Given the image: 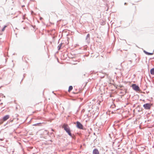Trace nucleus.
Here are the masks:
<instances>
[{
  "instance_id": "nucleus-7",
  "label": "nucleus",
  "mask_w": 154,
  "mask_h": 154,
  "mask_svg": "<svg viewBox=\"0 0 154 154\" xmlns=\"http://www.w3.org/2000/svg\"><path fill=\"white\" fill-rule=\"evenodd\" d=\"M150 72L152 75H154V68H152L150 70Z\"/></svg>"
},
{
  "instance_id": "nucleus-11",
  "label": "nucleus",
  "mask_w": 154,
  "mask_h": 154,
  "mask_svg": "<svg viewBox=\"0 0 154 154\" xmlns=\"http://www.w3.org/2000/svg\"><path fill=\"white\" fill-rule=\"evenodd\" d=\"M62 45V44H60L58 46V48H59V50H60V49Z\"/></svg>"
},
{
  "instance_id": "nucleus-15",
  "label": "nucleus",
  "mask_w": 154,
  "mask_h": 154,
  "mask_svg": "<svg viewBox=\"0 0 154 154\" xmlns=\"http://www.w3.org/2000/svg\"><path fill=\"white\" fill-rule=\"evenodd\" d=\"M89 34L88 35V36H89Z\"/></svg>"
},
{
  "instance_id": "nucleus-10",
  "label": "nucleus",
  "mask_w": 154,
  "mask_h": 154,
  "mask_svg": "<svg viewBox=\"0 0 154 154\" xmlns=\"http://www.w3.org/2000/svg\"><path fill=\"white\" fill-rule=\"evenodd\" d=\"M7 27V26H5L2 29V31L3 32L4 31L5 28Z\"/></svg>"
},
{
  "instance_id": "nucleus-5",
  "label": "nucleus",
  "mask_w": 154,
  "mask_h": 154,
  "mask_svg": "<svg viewBox=\"0 0 154 154\" xmlns=\"http://www.w3.org/2000/svg\"><path fill=\"white\" fill-rule=\"evenodd\" d=\"M77 127L80 129H83V125L79 122H76Z\"/></svg>"
},
{
  "instance_id": "nucleus-6",
  "label": "nucleus",
  "mask_w": 154,
  "mask_h": 154,
  "mask_svg": "<svg viewBox=\"0 0 154 154\" xmlns=\"http://www.w3.org/2000/svg\"><path fill=\"white\" fill-rule=\"evenodd\" d=\"M93 154H100V153L97 149H95L93 151Z\"/></svg>"
},
{
  "instance_id": "nucleus-14",
  "label": "nucleus",
  "mask_w": 154,
  "mask_h": 154,
  "mask_svg": "<svg viewBox=\"0 0 154 154\" xmlns=\"http://www.w3.org/2000/svg\"><path fill=\"white\" fill-rule=\"evenodd\" d=\"M89 34L88 35V36H89Z\"/></svg>"
},
{
  "instance_id": "nucleus-12",
  "label": "nucleus",
  "mask_w": 154,
  "mask_h": 154,
  "mask_svg": "<svg viewBox=\"0 0 154 154\" xmlns=\"http://www.w3.org/2000/svg\"><path fill=\"white\" fill-rule=\"evenodd\" d=\"M125 4V5H127V3H125V4Z\"/></svg>"
},
{
  "instance_id": "nucleus-2",
  "label": "nucleus",
  "mask_w": 154,
  "mask_h": 154,
  "mask_svg": "<svg viewBox=\"0 0 154 154\" xmlns=\"http://www.w3.org/2000/svg\"><path fill=\"white\" fill-rule=\"evenodd\" d=\"M10 116L9 115H7L4 116L2 118V120L0 122V124H2L4 122L6 121L9 119Z\"/></svg>"
},
{
  "instance_id": "nucleus-8",
  "label": "nucleus",
  "mask_w": 154,
  "mask_h": 154,
  "mask_svg": "<svg viewBox=\"0 0 154 154\" xmlns=\"http://www.w3.org/2000/svg\"><path fill=\"white\" fill-rule=\"evenodd\" d=\"M146 54L148 55H152L153 54V53H150L148 52H147L145 51H144Z\"/></svg>"
},
{
  "instance_id": "nucleus-4",
  "label": "nucleus",
  "mask_w": 154,
  "mask_h": 154,
  "mask_svg": "<svg viewBox=\"0 0 154 154\" xmlns=\"http://www.w3.org/2000/svg\"><path fill=\"white\" fill-rule=\"evenodd\" d=\"M132 87L133 89L137 91H140V89L138 86L136 84H134L132 85Z\"/></svg>"
},
{
  "instance_id": "nucleus-3",
  "label": "nucleus",
  "mask_w": 154,
  "mask_h": 154,
  "mask_svg": "<svg viewBox=\"0 0 154 154\" xmlns=\"http://www.w3.org/2000/svg\"><path fill=\"white\" fill-rule=\"evenodd\" d=\"M152 105V104L150 103H146L143 105V106L146 109H150Z\"/></svg>"
},
{
  "instance_id": "nucleus-13",
  "label": "nucleus",
  "mask_w": 154,
  "mask_h": 154,
  "mask_svg": "<svg viewBox=\"0 0 154 154\" xmlns=\"http://www.w3.org/2000/svg\"><path fill=\"white\" fill-rule=\"evenodd\" d=\"M135 9L136 8V6H135Z\"/></svg>"
},
{
  "instance_id": "nucleus-1",
  "label": "nucleus",
  "mask_w": 154,
  "mask_h": 154,
  "mask_svg": "<svg viewBox=\"0 0 154 154\" xmlns=\"http://www.w3.org/2000/svg\"><path fill=\"white\" fill-rule=\"evenodd\" d=\"M64 130L71 137H72V134L70 132V130L68 125L66 124H64L62 126Z\"/></svg>"
},
{
  "instance_id": "nucleus-9",
  "label": "nucleus",
  "mask_w": 154,
  "mask_h": 154,
  "mask_svg": "<svg viewBox=\"0 0 154 154\" xmlns=\"http://www.w3.org/2000/svg\"><path fill=\"white\" fill-rule=\"evenodd\" d=\"M73 89V87L72 86H70L69 87V90H68V92H70V91L72 89Z\"/></svg>"
}]
</instances>
